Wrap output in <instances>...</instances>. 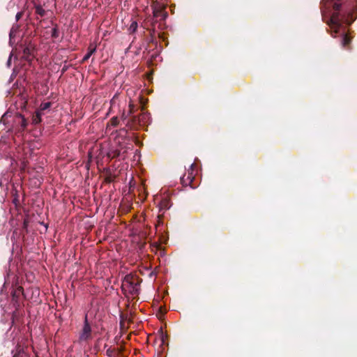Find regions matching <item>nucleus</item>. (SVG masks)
Returning a JSON list of instances; mask_svg holds the SVG:
<instances>
[{
  "mask_svg": "<svg viewBox=\"0 0 357 357\" xmlns=\"http://www.w3.org/2000/svg\"><path fill=\"white\" fill-rule=\"evenodd\" d=\"M162 342L164 343L165 342V338H164V336L162 337Z\"/></svg>",
  "mask_w": 357,
  "mask_h": 357,
  "instance_id": "obj_27",
  "label": "nucleus"
},
{
  "mask_svg": "<svg viewBox=\"0 0 357 357\" xmlns=\"http://www.w3.org/2000/svg\"><path fill=\"white\" fill-rule=\"evenodd\" d=\"M96 51V49L93 48V50H91L82 59V61L84 62L87 61L90 56L92 55V54Z\"/></svg>",
  "mask_w": 357,
  "mask_h": 357,
  "instance_id": "obj_18",
  "label": "nucleus"
},
{
  "mask_svg": "<svg viewBox=\"0 0 357 357\" xmlns=\"http://www.w3.org/2000/svg\"><path fill=\"white\" fill-rule=\"evenodd\" d=\"M121 119L124 121L127 119V116L123 113L121 116Z\"/></svg>",
  "mask_w": 357,
  "mask_h": 357,
  "instance_id": "obj_26",
  "label": "nucleus"
},
{
  "mask_svg": "<svg viewBox=\"0 0 357 357\" xmlns=\"http://www.w3.org/2000/svg\"><path fill=\"white\" fill-rule=\"evenodd\" d=\"M333 7L334 13L332 14L328 24L331 27V29H334L335 33H337L338 32L339 28L342 26L343 21L344 20V16H343L342 18L340 17V14L339 13L341 8L340 3L335 2L334 3Z\"/></svg>",
  "mask_w": 357,
  "mask_h": 357,
  "instance_id": "obj_2",
  "label": "nucleus"
},
{
  "mask_svg": "<svg viewBox=\"0 0 357 357\" xmlns=\"http://www.w3.org/2000/svg\"><path fill=\"white\" fill-rule=\"evenodd\" d=\"M153 15L155 17H162V19H165L167 16V14L166 12H165L163 8H160L154 10Z\"/></svg>",
  "mask_w": 357,
  "mask_h": 357,
  "instance_id": "obj_7",
  "label": "nucleus"
},
{
  "mask_svg": "<svg viewBox=\"0 0 357 357\" xmlns=\"http://www.w3.org/2000/svg\"><path fill=\"white\" fill-rule=\"evenodd\" d=\"M42 113L40 111H36V114L33 115L32 121L33 124H38L41 121Z\"/></svg>",
  "mask_w": 357,
  "mask_h": 357,
  "instance_id": "obj_9",
  "label": "nucleus"
},
{
  "mask_svg": "<svg viewBox=\"0 0 357 357\" xmlns=\"http://www.w3.org/2000/svg\"><path fill=\"white\" fill-rule=\"evenodd\" d=\"M13 357H26V354L23 351V349L19 347L17 348L16 352Z\"/></svg>",
  "mask_w": 357,
  "mask_h": 357,
  "instance_id": "obj_12",
  "label": "nucleus"
},
{
  "mask_svg": "<svg viewBox=\"0 0 357 357\" xmlns=\"http://www.w3.org/2000/svg\"><path fill=\"white\" fill-rule=\"evenodd\" d=\"M137 22L134 21L131 23L128 31L130 33H135L137 31Z\"/></svg>",
  "mask_w": 357,
  "mask_h": 357,
  "instance_id": "obj_14",
  "label": "nucleus"
},
{
  "mask_svg": "<svg viewBox=\"0 0 357 357\" xmlns=\"http://www.w3.org/2000/svg\"><path fill=\"white\" fill-rule=\"evenodd\" d=\"M23 294V288L18 287L13 293V300H15L20 294Z\"/></svg>",
  "mask_w": 357,
  "mask_h": 357,
  "instance_id": "obj_11",
  "label": "nucleus"
},
{
  "mask_svg": "<svg viewBox=\"0 0 357 357\" xmlns=\"http://www.w3.org/2000/svg\"><path fill=\"white\" fill-rule=\"evenodd\" d=\"M195 167L194 164L190 165L191 172L188 171V174L183 175L181 178V183L183 186H190L192 188H196L197 184L194 183L195 176L193 175V168Z\"/></svg>",
  "mask_w": 357,
  "mask_h": 357,
  "instance_id": "obj_4",
  "label": "nucleus"
},
{
  "mask_svg": "<svg viewBox=\"0 0 357 357\" xmlns=\"http://www.w3.org/2000/svg\"><path fill=\"white\" fill-rule=\"evenodd\" d=\"M18 118L20 119V122L19 123L20 124L22 130H24L28 125L26 119L22 114H20Z\"/></svg>",
  "mask_w": 357,
  "mask_h": 357,
  "instance_id": "obj_10",
  "label": "nucleus"
},
{
  "mask_svg": "<svg viewBox=\"0 0 357 357\" xmlns=\"http://www.w3.org/2000/svg\"><path fill=\"white\" fill-rule=\"evenodd\" d=\"M121 131H123V132H127V130H126L125 128L122 129V130H121Z\"/></svg>",
  "mask_w": 357,
  "mask_h": 357,
  "instance_id": "obj_28",
  "label": "nucleus"
},
{
  "mask_svg": "<svg viewBox=\"0 0 357 357\" xmlns=\"http://www.w3.org/2000/svg\"><path fill=\"white\" fill-rule=\"evenodd\" d=\"M59 36V31L56 28H53L52 30V37L56 38Z\"/></svg>",
  "mask_w": 357,
  "mask_h": 357,
  "instance_id": "obj_20",
  "label": "nucleus"
},
{
  "mask_svg": "<svg viewBox=\"0 0 357 357\" xmlns=\"http://www.w3.org/2000/svg\"><path fill=\"white\" fill-rule=\"evenodd\" d=\"M114 349L109 348L106 351V354L109 357H112V356L114 354Z\"/></svg>",
  "mask_w": 357,
  "mask_h": 357,
  "instance_id": "obj_21",
  "label": "nucleus"
},
{
  "mask_svg": "<svg viewBox=\"0 0 357 357\" xmlns=\"http://www.w3.org/2000/svg\"><path fill=\"white\" fill-rule=\"evenodd\" d=\"M109 123L112 126L116 127L119 123V120L117 116L112 117Z\"/></svg>",
  "mask_w": 357,
  "mask_h": 357,
  "instance_id": "obj_16",
  "label": "nucleus"
},
{
  "mask_svg": "<svg viewBox=\"0 0 357 357\" xmlns=\"http://www.w3.org/2000/svg\"><path fill=\"white\" fill-rule=\"evenodd\" d=\"M119 156H120V151H115L112 158H116V157H119Z\"/></svg>",
  "mask_w": 357,
  "mask_h": 357,
  "instance_id": "obj_24",
  "label": "nucleus"
},
{
  "mask_svg": "<svg viewBox=\"0 0 357 357\" xmlns=\"http://www.w3.org/2000/svg\"><path fill=\"white\" fill-rule=\"evenodd\" d=\"M114 180V176L112 174H109V175H107L105 178V182L108 183L113 182Z\"/></svg>",
  "mask_w": 357,
  "mask_h": 357,
  "instance_id": "obj_19",
  "label": "nucleus"
},
{
  "mask_svg": "<svg viewBox=\"0 0 357 357\" xmlns=\"http://www.w3.org/2000/svg\"><path fill=\"white\" fill-rule=\"evenodd\" d=\"M36 13L40 16L43 17L45 14V10L41 6H37L36 8Z\"/></svg>",
  "mask_w": 357,
  "mask_h": 357,
  "instance_id": "obj_17",
  "label": "nucleus"
},
{
  "mask_svg": "<svg viewBox=\"0 0 357 357\" xmlns=\"http://www.w3.org/2000/svg\"><path fill=\"white\" fill-rule=\"evenodd\" d=\"M129 107H130V109H129V113H130V114H132V113L133 112L134 105H133L130 104V105H129Z\"/></svg>",
  "mask_w": 357,
  "mask_h": 357,
  "instance_id": "obj_25",
  "label": "nucleus"
},
{
  "mask_svg": "<svg viewBox=\"0 0 357 357\" xmlns=\"http://www.w3.org/2000/svg\"><path fill=\"white\" fill-rule=\"evenodd\" d=\"M138 117L141 119V126L143 125L145 123V119H146V115L145 114H142Z\"/></svg>",
  "mask_w": 357,
  "mask_h": 357,
  "instance_id": "obj_22",
  "label": "nucleus"
},
{
  "mask_svg": "<svg viewBox=\"0 0 357 357\" xmlns=\"http://www.w3.org/2000/svg\"><path fill=\"white\" fill-rule=\"evenodd\" d=\"M22 15H23V13H22V12H18V13L16 14V16H15L16 21L20 20V19H21V17H22Z\"/></svg>",
  "mask_w": 357,
  "mask_h": 357,
  "instance_id": "obj_23",
  "label": "nucleus"
},
{
  "mask_svg": "<svg viewBox=\"0 0 357 357\" xmlns=\"http://www.w3.org/2000/svg\"><path fill=\"white\" fill-rule=\"evenodd\" d=\"M138 126H141V119L138 116H132L126 123V126L130 129L136 128Z\"/></svg>",
  "mask_w": 357,
  "mask_h": 357,
  "instance_id": "obj_6",
  "label": "nucleus"
},
{
  "mask_svg": "<svg viewBox=\"0 0 357 357\" xmlns=\"http://www.w3.org/2000/svg\"><path fill=\"white\" fill-rule=\"evenodd\" d=\"M34 46L29 44L23 49V58L27 61L31 60L33 57Z\"/></svg>",
  "mask_w": 357,
  "mask_h": 357,
  "instance_id": "obj_5",
  "label": "nucleus"
},
{
  "mask_svg": "<svg viewBox=\"0 0 357 357\" xmlns=\"http://www.w3.org/2000/svg\"><path fill=\"white\" fill-rule=\"evenodd\" d=\"M160 208L162 209L169 208V200L167 199H163L160 202Z\"/></svg>",
  "mask_w": 357,
  "mask_h": 357,
  "instance_id": "obj_15",
  "label": "nucleus"
},
{
  "mask_svg": "<svg viewBox=\"0 0 357 357\" xmlns=\"http://www.w3.org/2000/svg\"><path fill=\"white\" fill-rule=\"evenodd\" d=\"M51 105H52V103L50 102H46L41 103L38 111H40V112L42 113V111L49 109Z\"/></svg>",
  "mask_w": 357,
  "mask_h": 357,
  "instance_id": "obj_13",
  "label": "nucleus"
},
{
  "mask_svg": "<svg viewBox=\"0 0 357 357\" xmlns=\"http://www.w3.org/2000/svg\"><path fill=\"white\" fill-rule=\"evenodd\" d=\"M142 280L135 275H126L122 282L121 289L126 296L136 297L139 294V284Z\"/></svg>",
  "mask_w": 357,
  "mask_h": 357,
  "instance_id": "obj_1",
  "label": "nucleus"
},
{
  "mask_svg": "<svg viewBox=\"0 0 357 357\" xmlns=\"http://www.w3.org/2000/svg\"><path fill=\"white\" fill-rule=\"evenodd\" d=\"M350 43H351L350 37L347 34H344V36L342 38V42H341L342 47L344 48H347L349 46V45L350 44Z\"/></svg>",
  "mask_w": 357,
  "mask_h": 357,
  "instance_id": "obj_8",
  "label": "nucleus"
},
{
  "mask_svg": "<svg viewBox=\"0 0 357 357\" xmlns=\"http://www.w3.org/2000/svg\"><path fill=\"white\" fill-rule=\"evenodd\" d=\"M92 338V328L88 321L87 314H86L83 326L79 333L78 342L79 343H88Z\"/></svg>",
  "mask_w": 357,
  "mask_h": 357,
  "instance_id": "obj_3",
  "label": "nucleus"
}]
</instances>
